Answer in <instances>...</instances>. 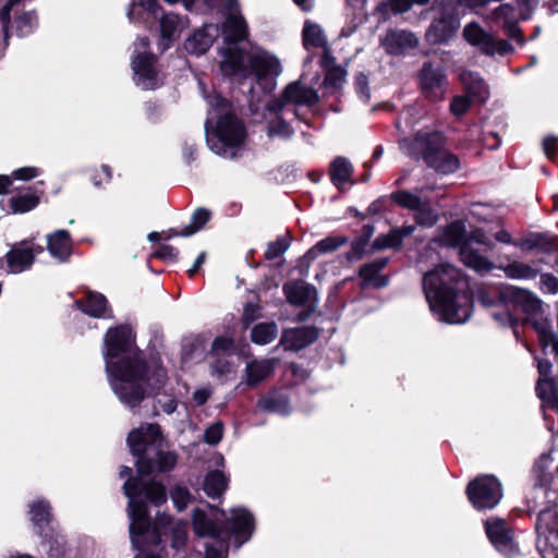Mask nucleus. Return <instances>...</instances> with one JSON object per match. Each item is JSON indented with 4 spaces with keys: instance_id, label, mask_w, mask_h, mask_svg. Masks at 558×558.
Instances as JSON below:
<instances>
[{
    "instance_id": "nucleus-39",
    "label": "nucleus",
    "mask_w": 558,
    "mask_h": 558,
    "mask_svg": "<svg viewBox=\"0 0 558 558\" xmlns=\"http://www.w3.org/2000/svg\"><path fill=\"white\" fill-rule=\"evenodd\" d=\"M31 520L35 525L39 527L50 520V506L49 502L44 499H38L29 505Z\"/></svg>"
},
{
    "instance_id": "nucleus-18",
    "label": "nucleus",
    "mask_w": 558,
    "mask_h": 558,
    "mask_svg": "<svg viewBox=\"0 0 558 558\" xmlns=\"http://www.w3.org/2000/svg\"><path fill=\"white\" fill-rule=\"evenodd\" d=\"M420 84L425 97L434 101L442 99L447 84L444 70L425 64L421 71Z\"/></svg>"
},
{
    "instance_id": "nucleus-53",
    "label": "nucleus",
    "mask_w": 558,
    "mask_h": 558,
    "mask_svg": "<svg viewBox=\"0 0 558 558\" xmlns=\"http://www.w3.org/2000/svg\"><path fill=\"white\" fill-rule=\"evenodd\" d=\"M383 7H389L391 12L395 14H400L408 12L413 7L412 0H388V2H383L380 4V8Z\"/></svg>"
},
{
    "instance_id": "nucleus-47",
    "label": "nucleus",
    "mask_w": 558,
    "mask_h": 558,
    "mask_svg": "<svg viewBox=\"0 0 558 558\" xmlns=\"http://www.w3.org/2000/svg\"><path fill=\"white\" fill-rule=\"evenodd\" d=\"M402 242L401 231L391 230L388 234L378 236L375 240V247L377 248H388V247H398Z\"/></svg>"
},
{
    "instance_id": "nucleus-44",
    "label": "nucleus",
    "mask_w": 558,
    "mask_h": 558,
    "mask_svg": "<svg viewBox=\"0 0 558 558\" xmlns=\"http://www.w3.org/2000/svg\"><path fill=\"white\" fill-rule=\"evenodd\" d=\"M39 203L38 196L34 194H25L11 198V207L14 213H27L34 209Z\"/></svg>"
},
{
    "instance_id": "nucleus-29",
    "label": "nucleus",
    "mask_w": 558,
    "mask_h": 558,
    "mask_svg": "<svg viewBox=\"0 0 558 558\" xmlns=\"http://www.w3.org/2000/svg\"><path fill=\"white\" fill-rule=\"evenodd\" d=\"M322 65L326 70L324 84L327 88L336 90L340 88L345 80L347 72L335 64V58L329 50H325L322 57Z\"/></svg>"
},
{
    "instance_id": "nucleus-27",
    "label": "nucleus",
    "mask_w": 558,
    "mask_h": 558,
    "mask_svg": "<svg viewBox=\"0 0 558 558\" xmlns=\"http://www.w3.org/2000/svg\"><path fill=\"white\" fill-rule=\"evenodd\" d=\"M460 81L468 93L477 101L485 102L489 98V88L477 72L462 71Z\"/></svg>"
},
{
    "instance_id": "nucleus-56",
    "label": "nucleus",
    "mask_w": 558,
    "mask_h": 558,
    "mask_svg": "<svg viewBox=\"0 0 558 558\" xmlns=\"http://www.w3.org/2000/svg\"><path fill=\"white\" fill-rule=\"evenodd\" d=\"M542 290L547 293L556 294L558 293V279L550 275L544 274L541 277Z\"/></svg>"
},
{
    "instance_id": "nucleus-59",
    "label": "nucleus",
    "mask_w": 558,
    "mask_h": 558,
    "mask_svg": "<svg viewBox=\"0 0 558 558\" xmlns=\"http://www.w3.org/2000/svg\"><path fill=\"white\" fill-rule=\"evenodd\" d=\"M213 389L210 386H203L197 388L193 393V401L196 405H203L211 396Z\"/></svg>"
},
{
    "instance_id": "nucleus-43",
    "label": "nucleus",
    "mask_w": 558,
    "mask_h": 558,
    "mask_svg": "<svg viewBox=\"0 0 558 558\" xmlns=\"http://www.w3.org/2000/svg\"><path fill=\"white\" fill-rule=\"evenodd\" d=\"M161 448L155 449L156 464L153 463V466L159 472H168L175 466L178 457L173 451H163Z\"/></svg>"
},
{
    "instance_id": "nucleus-14",
    "label": "nucleus",
    "mask_w": 558,
    "mask_h": 558,
    "mask_svg": "<svg viewBox=\"0 0 558 558\" xmlns=\"http://www.w3.org/2000/svg\"><path fill=\"white\" fill-rule=\"evenodd\" d=\"M462 35L471 46L475 47L485 56H506L513 50L512 46L507 40L495 37L475 22L466 24Z\"/></svg>"
},
{
    "instance_id": "nucleus-13",
    "label": "nucleus",
    "mask_w": 558,
    "mask_h": 558,
    "mask_svg": "<svg viewBox=\"0 0 558 558\" xmlns=\"http://www.w3.org/2000/svg\"><path fill=\"white\" fill-rule=\"evenodd\" d=\"M470 502L477 510L492 509L502 498L499 481L492 475H482L473 480L466 488Z\"/></svg>"
},
{
    "instance_id": "nucleus-28",
    "label": "nucleus",
    "mask_w": 558,
    "mask_h": 558,
    "mask_svg": "<svg viewBox=\"0 0 558 558\" xmlns=\"http://www.w3.org/2000/svg\"><path fill=\"white\" fill-rule=\"evenodd\" d=\"M387 259L379 258L364 265L360 269L363 288H381L387 284V278L380 275V270L386 267Z\"/></svg>"
},
{
    "instance_id": "nucleus-36",
    "label": "nucleus",
    "mask_w": 558,
    "mask_h": 558,
    "mask_svg": "<svg viewBox=\"0 0 558 558\" xmlns=\"http://www.w3.org/2000/svg\"><path fill=\"white\" fill-rule=\"evenodd\" d=\"M278 335L276 323H259L251 329V340L258 345H266L274 341Z\"/></svg>"
},
{
    "instance_id": "nucleus-8",
    "label": "nucleus",
    "mask_w": 558,
    "mask_h": 558,
    "mask_svg": "<svg viewBox=\"0 0 558 558\" xmlns=\"http://www.w3.org/2000/svg\"><path fill=\"white\" fill-rule=\"evenodd\" d=\"M318 101L316 89L295 81L290 83L280 97L272 99L267 105L268 111V134L288 138L293 131L289 125L290 117H299L298 108L301 106L311 107Z\"/></svg>"
},
{
    "instance_id": "nucleus-3",
    "label": "nucleus",
    "mask_w": 558,
    "mask_h": 558,
    "mask_svg": "<svg viewBox=\"0 0 558 558\" xmlns=\"http://www.w3.org/2000/svg\"><path fill=\"white\" fill-rule=\"evenodd\" d=\"M124 494L129 498L128 515L130 519V535L132 544L137 549H144L148 544H157L160 541L161 531L170 527L171 546L181 549L187 541V525L183 521L172 522L170 515L162 513L157 517L154 526L148 520V509L144 496H140L136 486L130 482L123 485Z\"/></svg>"
},
{
    "instance_id": "nucleus-22",
    "label": "nucleus",
    "mask_w": 558,
    "mask_h": 558,
    "mask_svg": "<svg viewBox=\"0 0 558 558\" xmlns=\"http://www.w3.org/2000/svg\"><path fill=\"white\" fill-rule=\"evenodd\" d=\"M317 337L318 331L313 327L288 329L283 331L279 345L283 347L284 350L296 351L314 342Z\"/></svg>"
},
{
    "instance_id": "nucleus-4",
    "label": "nucleus",
    "mask_w": 558,
    "mask_h": 558,
    "mask_svg": "<svg viewBox=\"0 0 558 558\" xmlns=\"http://www.w3.org/2000/svg\"><path fill=\"white\" fill-rule=\"evenodd\" d=\"M217 512L210 509V515L202 509L193 512L192 524L194 533L199 537H211L217 542L206 546L205 558H227L228 545L226 541L232 535L236 547L247 542L254 531L252 514L244 508H232L226 518L223 527L217 524Z\"/></svg>"
},
{
    "instance_id": "nucleus-38",
    "label": "nucleus",
    "mask_w": 558,
    "mask_h": 558,
    "mask_svg": "<svg viewBox=\"0 0 558 558\" xmlns=\"http://www.w3.org/2000/svg\"><path fill=\"white\" fill-rule=\"evenodd\" d=\"M345 243L344 238H326L319 241L315 246H313L305 255V258L308 260H313L318 257L320 254L329 253L337 250L340 245Z\"/></svg>"
},
{
    "instance_id": "nucleus-41",
    "label": "nucleus",
    "mask_w": 558,
    "mask_h": 558,
    "mask_svg": "<svg viewBox=\"0 0 558 558\" xmlns=\"http://www.w3.org/2000/svg\"><path fill=\"white\" fill-rule=\"evenodd\" d=\"M210 213L205 208H198L192 216L191 223L182 229L181 232L174 233L175 235L190 236L199 231L205 223L209 220Z\"/></svg>"
},
{
    "instance_id": "nucleus-35",
    "label": "nucleus",
    "mask_w": 558,
    "mask_h": 558,
    "mask_svg": "<svg viewBox=\"0 0 558 558\" xmlns=\"http://www.w3.org/2000/svg\"><path fill=\"white\" fill-rule=\"evenodd\" d=\"M257 407L262 411L287 415L290 413V404L283 395L271 393L258 400Z\"/></svg>"
},
{
    "instance_id": "nucleus-23",
    "label": "nucleus",
    "mask_w": 558,
    "mask_h": 558,
    "mask_svg": "<svg viewBox=\"0 0 558 558\" xmlns=\"http://www.w3.org/2000/svg\"><path fill=\"white\" fill-rule=\"evenodd\" d=\"M381 44L388 53L399 54L408 49L415 48L417 38L408 31H390L385 35Z\"/></svg>"
},
{
    "instance_id": "nucleus-64",
    "label": "nucleus",
    "mask_w": 558,
    "mask_h": 558,
    "mask_svg": "<svg viewBox=\"0 0 558 558\" xmlns=\"http://www.w3.org/2000/svg\"><path fill=\"white\" fill-rule=\"evenodd\" d=\"M457 3L469 9H477L486 7L489 2L488 0H457Z\"/></svg>"
},
{
    "instance_id": "nucleus-58",
    "label": "nucleus",
    "mask_w": 558,
    "mask_h": 558,
    "mask_svg": "<svg viewBox=\"0 0 558 558\" xmlns=\"http://www.w3.org/2000/svg\"><path fill=\"white\" fill-rule=\"evenodd\" d=\"M558 143V137L555 135H547L543 138L542 147L543 151L548 159H554L556 154V147Z\"/></svg>"
},
{
    "instance_id": "nucleus-62",
    "label": "nucleus",
    "mask_w": 558,
    "mask_h": 558,
    "mask_svg": "<svg viewBox=\"0 0 558 558\" xmlns=\"http://www.w3.org/2000/svg\"><path fill=\"white\" fill-rule=\"evenodd\" d=\"M537 369L539 374V378H551V363L547 360H539L537 362Z\"/></svg>"
},
{
    "instance_id": "nucleus-52",
    "label": "nucleus",
    "mask_w": 558,
    "mask_h": 558,
    "mask_svg": "<svg viewBox=\"0 0 558 558\" xmlns=\"http://www.w3.org/2000/svg\"><path fill=\"white\" fill-rule=\"evenodd\" d=\"M356 94L359 95L360 99L367 104L371 99V92L368 88V80L364 74H359L355 77L354 82Z\"/></svg>"
},
{
    "instance_id": "nucleus-25",
    "label": "nucleus",
    "mask_w": 558,
    "mask_h": 558,
    "mask_svg": "<svg viewBox=\"0 0 558 558\" xmlns=\"http://www.w3.org/2000/svg\"><path fill=\"white\" fill-rule=\"evenodd\" d=\"M275 364V359L252 360L247 362L244 384L252 388L256 387L272 373Z\"/></svg>"
},
{
    "instance_id": "nucleus-49",
    "label": "nucleus",
    "mask_w": 558,
    "mask_h": 558,
    "mask_svg": "<svg viewBox=\"0 0 558 558\" xmlns=\"http://www.w3.org/2000/svg\"><path fill=\"white\" fill-rule=\"evenodd\" d=\"M232 372L231 363L225 357L217 355V359L210 365V374L214 377H223Z\"/></svg>"
},
{
    "instance_id": "nucleus-50",
    "label": "nucleus",
    "mask_w": 558,
    "mask_h": 558,
    "mask_svg": "<svg viewBox=\"0 0 558 558\" xmlns=\"http://www.w3.org/2000/svg\"><path fill=\"white\" fill-rule=\"evenodd\" d=\"M223 434V425L221 422H215L209 425L204 433V441L208 445H217Z\"/></svg>"
},
{
    "instance_id": "nucleus-7",
    "label": "nucleus",
    "mask_w": 558,
    "mask_h": 558,
    "mask_svg": "<svg viewBox=\"0 0 558 558\" xmlns=\"http://www.w3.org/2000/svg\"><path fill=\"white\" fill-rule=\"evenodd\" d=\"M208 105L205 123L207 144L215 154L226 156L228 148L240 146L244 142V126L233 114L231 105L220 95L210 96Z\"/></svg>"
},
{
    "instance_id": "nucleus-48",
    "label": "nucleus",
    "mask_w": 558,
    "mask_h": 558,
    "mask_svg": "<svg viewBox=\"0 0 558 558\" xmlns=\"http://www.w3.org/2000/svg\"><path fill=\"white\" fill-rule=\"evenodd\" d=\"M136 7L143 8L145 11L156 14L159 10V4L157 0H134L131 8L128 10V17L130 21H134L137 19L135 14Z\"/></svg>"
},
{
    "instance_id": "nucleus-33",
    "label": "nucleus",
    "mask_w": 558,
    "mask_h": 558,
    "mask_svg": "<svg viewBox=\"0 0 558 558\" xmlns=\"http://www.w3.org/2000/svg\"><path fill=\"white\" fill-rule=\"evenodd\" d=\"M228 482V477L221 471H213L206 475L203 488L208 497L217 498L225 493Z\"/></svg>"
},
{
    "instance_id": "nucleus-45",
    "label": "nucleus",
    "mask_w": 558,
    "mask_h": 558,
    "mask_svg": "<svg viewBox=\"0 0 558 558\" xmlns=\"http://www.w3.org/2000/svg\"><path fill=\"white\" fill-rule=\"evenodd\" d=\"M415 221L423 227H433L438 219V215L429 206L428 202L424 204L414 213Z\"/></svg>"
},
{
    "instance_id": "nucleus-9",
    "label": "nucleus",
    "mask_w": 558,
    "mask_h": 558,
    "mask_svg": "<svg viewBox=\"0 0 558 558\" xmlns=\"http://www.w3.org/2000/svg\"><path fill=\"white\" fill-rule=\"evenodd\" d=\"M437 241L447 246H460L461 262L476 271H488L494 267L492 262L473 247L474 244H480L485 251L494 248L493 241L481 229H476L465 236L464 223L454 221L442 230Z\"/></svg>"
},
{
    "instance_id": "nucleus-30",
    "label": "nucleus",
    "mask_w": 558,
    "mask_h": 558,
    "mask_svg": "<svg viewBox=\"0 0 558 558\" xmlns=\"http://www.w3.org/2000/svg\"><path fill=\"white\" fill-rule=\"evenodd\" d=\"M77 307L93 317H105L108 310L106 298L97 292L88 291L85 300L76 301Z\"/></svg>"
},
{
    "instance_id": "nucleus-10",
    "label": "nucleus",
    "mask_w": 558,
    "mask_h": 558,
    "mask_svg": "<svg viewBox=\"0 0 558 558\" xmlns=\"http://www.w3.org/2000/svg\"><path fill=\"white\" fill-rule=\"evenodd\" d=\"M444 137L440 133H418L411 142H404L403 147L414 157L421 156L426 165L441 174L456 172L461 163L459 158L442 147Z\"/></svg>"
},
{
    "instance_id": "nucleus-34",
    "label": "nucleus",
    "mask_w": 558,
    "mask_h": 558,
    "mask_svg": "<svg viewBox=\"0 0 558 558\" xmlns=\"http://www.w3.org/2000/svg\"><path fill=\"white\" fill-rule=\"evenodd\" d=\"M331 180L338 189H343L347 183L351 182L352 165L343 158L338 157L331 163Z\"/></svg>"
},
{
    "instance_id": "nucleus-37",
    "label": "nucleus",
    "mask_w": 558,
    "mask_h": 558,
    "mask_svg": "<svg viewBox=\"0 0 558 558\" xmlns=\"http://www.w3.org/2000/svg\"><path fill=\"white\" fill-rule=\"evenodd\" d=\"M506 277L512 280L533 279L537 275V270L531 265L522 262H512L506 266H499Z\"/></svg>"
},
{
    "instance_id": "nucleus-51",
    "label": "nucleus",
    "mask_w": 558,
    "mask_h": 558,
    "mask_svg": "<svg viewBox=\"0 0 558 558\" xmlns=\"http://www.w3.org/2000/svg\"><path fill=\"white\" fill-rule=\"evenodd\" d=\"M289 247V242L284 238H279L276 241L269 243L265 253L266 258L274 259L282 255Z\"/></svg>"
},
{
    "instance_id": "nucleus-2",
    "label": "nucleus",
    "mask_w": 558,
    "mask_h": 558,
    "mask_svg": "<svg viewBox=\"0 0 558 558\" xmlns=\"http://www.w3.org/2000/svg\"><path fill=\"white\" fill-rule=\"evenodd\" d=\"M461 282L460 270L450 264H440L424 274L423 291L439 320L462 324L470 318L472 303L468 294L458 292Z\"/></svg>"
},
{
    "instance_id": "nucleus-24",
    "label": "nucleus",
    "mask_w": 558,
    "mask_h": 558,
    "mask_svg": "<svg viewBox=\"0 0 558 558\" xmlns=\"http://www.w3.org/2000/svg\"><path fill=\"white\" fill-rule=\"evenodd\" d=\"M283 289L288 301L292 304L306 305L312 308L317 301L315 288L303 281L287 283Z\"/></svg>"
},
{
    "instance_id": "nucleus-21",
    "label": "nucleus",
    "mask_w": 558,
    "mask_h": 558,
    "mask_svg": "<svg viewBox=\"0 0 558 558\" xmlns=\"http://www.w3.org/2000/svg\"><path fill=\"white\" fill-rule=\"evenodd\" d=\"M160 47L162 50L168 49L171 44L180 36L182 31L187 26V19L178 14L168 13L160 19Z\"/></svg>"
},
{
    "instance_id": "nucleus-31",
    "label": "nucleus",
    "mask_w": 558,
    "mask_h": 558,
    "mask_svg": "<svg viewBox=\"0 0 558 558\" xmlns=\"http://www.w3.org/2000/svg\"><path fill=\"white\" fill-rule=\"evenodd\" d=\"M302 36L305 49L310 50L311 48H323L324 51L328 50L326 36L323 28L318 24L312 21H306L304 23Z\"/></svg>"
},
{
    "instance_id": "nucleus-32",
    "label": "nucleus",
    "mask_w": 558,
    "mask_h": 558,
    "mask_svg": "<svg viewBox=\"0 0 558 558\" xmlns=\"http://www.w3.org/2000/svg\"><path fill=\"white\" fill-rule=\"evenodd\" d=\"M536 392L544 407L558 410V386L553 378H538Z\"/></svg>"
},
{
    "instance_id": "nucleus-16",
    "label": "nucleus",
    "mask_w": 558,
    "mask_h": 558,
    "mask_svg": "<svg viewBox=\"0 0 558 558\" xmlns=\"http://www.w3.org/2000/svg\"><path fill=\"white\" fill-rule=\"evenodd\" d=\"M43 252V247L28 241H22L13 245L7 253L9 271L19 274L28 269L34 263L35 255Z\"/></svg>"
},
{
    "instance_id": "nucleus-42",
    "label": "nucleus",
    "mask_w": 558,
    "mask_h": 558,
    "mask_svg": "<svg viewBox=\"0 0 558 558\" xmlns=\"http://www.w3.org/2000/svg\"><path fill=\"white\" fill-rule=\"evenodd\" d=\"M392 198L398 205H400L413 213H415L418 208H421V206L426 201V199L421 198L416 194H413L408 191H399L392 195Z\"/></svg>"
},
{
    "instance_id": "nucleus-15",
    "label": "nucleus",
    "mask_w": 558,
    "mask_h": 558,
    "mask_svg": "<svg viewBox=\"0 0 558 558\" xmlns=\"http://www.w3.org/2000/svg\"><path fill=\"white\" fill-rule=\"evenodd\" d=\"M536 530L541 551L554 554L558 550V508L542 511L537 518Z\"/></svg>"
},
{
    "instance_id": "nucleus-26",
    "label": "nucleus",
    "mask_w": 558,
    "mask_h": 558,
    "mask_svg": "<svg viewBox=\"0 0 558 558\" xmlns=\"http://www.w3.org/2000/svg\"><path fill=\"white\" fill-rule=\"evenodd\" d=\"M47 250L49 254L63 263L72 254V241L70 233L65 230H57L47 235Z\"/></svg>"
},
{
    "instance_id": "nucleus-46",
    "label": "nucleus",
    "mask_w": 558,
    "mask_h": 558,
    "mask_svg": "<svg viewBox=\"0 0 558 558\" xmlns=\"http://www.w3.org/2000/svg\"><path fill=\"white\" fill-rule=\"evenodd\" d=\"M170 497L178 511H183L192 499L190 492L185 487L179 485L171 489Z\"/></svg>"
},
{
    "instance_id": "nucleus-55",
    "label": "nucleus",
    "mask_w": 558,
    "mask_h": 558,
    "mask_svg": "<svg viewBox=\"0 0 558 558\" xmlns=\"http://www.w3.org/2000/svg\"><path fill=\"white\" fill-rule=\"evenodd\" d=\"M470 99L466 96H457L450 105V110L454 116H461L468 111Z\"/></svg>"
},
{
    "instance_id": "nucleus-63",
    "label": "nucleus",
    "mask_w": 558,
    "mask_h": 558,
    "mask_svg": "<svg viewBox=\"0 0 558 558\" xmlns=\"http://www.w3.org/2000/svg\"><path fill=\"white\" fill-rule=\"evenodd\" d=\"M551 462H553L551 454L550 453H544L536 461L535 469L539 470L542 473H544L549 468V464Z\"/></svg>"
},
{
    "instance_id": "nucleus-54",
    "label": "nucleus",
    "mask_w": 558,
    "mask_h": 558,
    "mask_svg": "<svg viewBox=\"0 0 558 558\" xmlns=\"http://www.w3.org/2000/svg\"><path fill=\"white\" fill-rule=\"evenodd\" d=\"M233 342L230 338L227 337H218L215 339L211 345V352L215 355H220V353H228L232 350Z\"/></svg>"
},
{
    "instance_id": "nucleus-40",
    "label": "nucleus",
    "mask_w": 558,
    "mask_h": 558,
    "mask_svg": "<svg viewBox=\"0 0 558 558\" xmlns=\"http://www.w3.org/2000/svg\"><path fill=\"white\" fill-rule=\"evenodd\" d=\"M459 27V21L454 17L440 19L433 23L430 32L435 33V40L441 41L450 37Z\"/></svg>"
},
{
    "instance_id": "nucleus-6",
    "label": "nucleus",
    "mask_w": 558,
    "mask_h": 558,
    "mask_svg": "<svg viewBox=\"0 0 558 558\" xmlns=\"http://www.w3.org/2000/svg\"><path fill=\"white\" fill-rule=\"evenodd\" d=\"M496 292L497 301L482 293L481 302L485 306H493L499 303L507 307L519 308L525 315V320L530 322L538 333L541 343L545 348L551 347L553 351L558 355V338L551 332L548 320L543 317L544 304L541 299L526 289L510 284H501L496 289Z\"/></svg>"
},
{
    "instance_id": "nucleus-19",
    "label": "nucleus",
    "mask_w": 558,
    "mask_h": 558,
    "mask_svg": "<svg viewBox=\"0 0 558 558\" xmlns=\"http://www.w3.org/2000/svg\"><path fill=\"white\" fill-rule=\"evenodd\" d=\"M493 23L500 24L505 33L510 37L523 43L521 29L518 27V17L515 10L510 3H502L495 8L488 15Z\"/></svg>"
},
{
    "instance_id": "nucleus-60",
    "label": "nucleus",
    "mask_w": 558,
    "mask_h": 558,
    "mask_svg": "<svg viewBox=\"0 0 558 558\" xmlns=\"http://www.w3.org/2000/svg\"><path fill=\"white\" fill-rule=\"evenodd\" d=\"M518 8L520 10L521 19H529L532 11L537 5V0H517Z\"/></svg>"
},
{
    "instance_id": "nucleus-11",
    "label": "nucleus",
    "mask_w": 558,
    "mask_h": 558,
    "mask_svg": "<svg viewBox=\"0 0 558 558\" xmlns=\"http://www.w3.org/2000/svg\"><path fill=\"white\" fill-rule=\"evenodd\" d=\"M148 39L141 37L134 43L135 57L132 59L134 82L143 89H155L162 85L163 78L157 65L156 58L149 53Z\"/></svg>"
},
{
    "instance_id": "nucleus-57",
    "label": "nucleus",
    "mask_w": 558,
    "mask_h": 558,
    "mask_svg": "<svg viewBox=\"0 0 558 558\" xmlns=\"http://www.w3.org/2000/svg\"><path fill=\"white\" fill-rule=\"evenodd\" d=\"M40 171L35 167H23L12 173V178L21 181H28L36 178Z\"/></svg>"
},
{
    "instance_id": "nucleus-61",
    "label": "nucleus",
    "mask_w": 558,
    "mask_h": 558,
    "mask_svg": "<svg viewBox=\"0 0 558 558\" xmlns=\"http://www.w3.org/2000/svg\"><path fill=\"white\" fill-rule=\"evenodd\" d=\"M156 255L162 259L173 260L178 257V250L171 245H160Z\"/></svg>"
},
{
    "instance_id": "nucleus-1",
    "label": "nucleus",
    "mask_w": 558,
    "mask_h": 558,
    "mask_svg": "<svg viewBox=\"0 0 558 558\" xmlns=\"http://www.w3.org/2000/svg\"><path fill=\"white\" fill-rule=\"evenodd\" d=\"M104 359L109 384L119 400L130 408L146 397L148 389L159 387L166 373L157 368L148 376L142 354L134 347V336L128 326L109 329L104 339Z\"/></svg>"
},
{
    "instance_id": "nucleus-5",
    "label": "nucleus",
    "mask_w": 558,
    "mask_h": 558,
    "mask_svg": "<svg viewBox=\"0 0 558 558\" xmlns=\"http://www.w3.org/2000/svg\"><path fill=\"white\" fill-rule=\"evenodd\" d=\"M163 437L160 427L156 424H143L129 433L128 445L131 453L136 457L137 477L130 478L133 487L136 486L140 496H144L155 506L166 502L167 495L165 487L157 482H146L145 476L154 471L153 462L146 457L149 447L159 449L162 447Z\"/></svg>"
},
{
    "instance_id": "nucleus-17",
    "label": "nucleus",
    "mask_w": 558,
    "mask_h": 558,
    "mask_svg": "<svg viewBox=\"0 0 558 558\" xmlns=\"http://www.w3.org/2000/svg\"><path fill=\"white\" fill-rule=\"evenodd\" d=\"M485 530L489 541L497 550L509 557L517 553L511 531L505 520L492 518L485 522Z\"/></svg>"
},
{
    "instance_id": "nucleus-12",
    "label": "nucleus",
    "mask_w": 558,
    "mask_h": 558,
    "mask_svg": "<svg viewBox=\"0 0 558 558\" xmlns=\"http://www.w3.org/2000/svg\"><path fill=\"white\" fill-rule=\"evenodd\" d=\"M250 69L243 62L246 70L245 75H234L244 78L248 74H253L256 82L266 90L270 92L275 88L276 78L280 75L282 69L279 59L272 53L255 49L248 56Z\"/></svg>"
},
{
    "instance_id": "nucleus-20",
    "label": "nucleus",
    "mask_w": 558,
    "mask_h": 558,
    "mask_svg": "<svg viewBox=\"0 0 558 558\" xmlns=\"http://www.w3.org/2000/svg\"><path fill=\"white\" fill-rule=\"evenodd\" d=\"M219 35V28L214 24H205L195 31L184 43V49L192 54L205 53Z\"/></svg>"
}]
</instances>
